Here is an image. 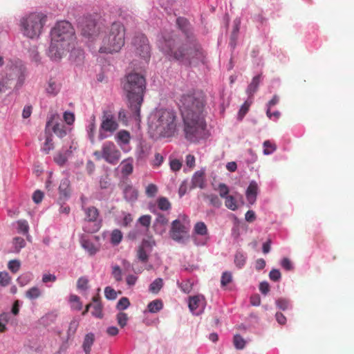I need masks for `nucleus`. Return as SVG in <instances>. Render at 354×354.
<instances>
[{"instance_id":"41","label":"nucleus","mask_w":354,"mask_h":354,"mask_svg":"<svg viewBox=\"0 0 354 354\" xmlns=\"http://www.w3.org/2000/svg\"><path fill=\"white\" fill-rule=\"evenodd\" d=\"M263 154L270 155L276 151L277 147L274 144L272 143L270 140H266L263 143Z\"/></svg>"},{"instance_id":"28","label":"nucleus","mask_w":354,"mask_h":354,"mask_svg":"<svg viewBox=\"0 0 354 354\" xmlns=\"http://www.w3.org/2000/svg\"><path fill=\"white\" fill-rule=\"evenodd\" d=\"M94 335L93 333H88L86 335L82 344V348L85 354H90L91 347L94 343Z\"/></svg>"},{"instance_id":"37","label":"nucleus","mask_w":354,"mask_h":354,"mask_svg":"<svg viewBox=\"0 0 354 354\" xmlns=\"http://www.w3.org/2000/svg\"><path fill=\"white\" fill-rule=\"evenodd\" d=\"M194 232L198 235L205 236L207 234V228L205 223L198 222L194 227Z\"/></svg>"},{"instance_id":"6","label":"nucleus","mask_w":354,"mask_h":354,"mask_svg":"<svg viewBox=\"0 0 354 354\" xmlns=\"http://www.w3.org/2000/svg\"><path fill=\"white\" fill-rule=\"evenodd\" d=\"M125 43V28L120 22H113L104 32L102 44L99 48L101 53H118Z\"/></svg>"},{"instance_id":"63","label":"nucleus","mask_w":354,"mask_h":354,"mask_svg":"<svg viewBox=\"0 0 354 354\" xmlns=\"http://www.w3.org/2000/svg\"><path fill=\"white\" fill-rule=\"evenodd\" d=\"M13 244L16 250L19 252L21 248H24L26 242L21 237H15L13 240Z\"/></svg>"},{"instance_id":"64","label":"nucleus","mask_w":354,"mask_h":354,"mask_svg":"<svg viewBox=\"0 0 354 354\" xmlns=\"http://www.w3.org/2000/svg\"><path fill=\"white\" fill-rule=\"evenodd\" d=\"M64 120L67 124H72L75 121V115L71 111H65L64 113Z\"/></svg>"},{"instance_id":"42","label":"nucleus","mask_w":354,"mask_h":354,"mask_svg":"<svg viewBox=\"0 0 354 354\" xmlns=\"http://www.w3.org/2000/svg\"><path fill=\"white\" fill-rule=\"evenodd\" d=\"M122 239V234L119 230H114L111 234V242L113 245H118Z\"/></svg>"},{"instance_id":"23","label":"nucleus","mask_w":354,"mask_h":354,"mask_svg":"<svg viewBox=\"0 0 354 354\" xmlns=\"http://www.w3.org/2000/svg\"><path fill=\"white\" fill-rule=\"evenodd\" d=\"M261 80L262 78L261 75H257L253 77L252 82L246 89V93L248 94L249 98H252L254 94L257 92Z\"/></svg>"},{"instance_id":"52","label":"nucleus","mask_w":354,"mask_h":354,"mask_svg":"<svg viewBox=\"0 0 354 354\" xmlns=\"http://www.w3.org/2000/svg\"><path fill=\"white\" fill-rule=\"evenodd\" d=\"M54 147L51 136H47L46 138L45 142L42 147V151L46 153H48L49 151Z\"/></svg>"},{"instance_id":"43","label":"nucleus","mask_w":354,"mask_h":354,"mask_svg":"<svg viewBox=\"0 0 354 354\" xmlns=\"http://www.w3.org/2000/svg\"><path fill=\"white\" fill-rule=\"evenodd\" d=\"M149 251L140 248L139 246L137 251V258L139 261L143 263H146L149 259Z\"/></svg>"},{"instance_id":"54","label":"nucleus","mask_w":354,"mask_h":354,"mask_svg":"<svg viewBox=\"0 0 354 354\" xmlns=\"http://www.w3.org/2000/svg\"><path fill=\"white\" fill-rule=\"evenodd\" d=\"M234 344L236 348L243 349L245 346V341L240 335L234 336Z\"/></svg>"},{"instance_id":"36","label":"nucleus","mask_w":354,"mask_h":354,"mask_svg":"<svg viewBox=\"0 0 354 354\" xmlns=\"http://www.w3.org/2000/svg\"><path fill=\"white\" fill-rule=\"evenodd\" d=\"M53 131L60 138L66 136L67 131L63 124L56 123L53 127Z\"/></svg>"},{"instance_id":"9","label":"nucleus","mask_w":354,"mask_h":354,"mask_svg":"<svg viewBox=\"0 0 354 354\" xmlns=\"http://www.w3.org/2000/svg\"><path fill=\"white\" fill-rule=\"evenodd\" d=\"M84 212V218L82 229L87 233H95L100 228V219L98 209L93 206H82Z\"/></svg>"},{"instance_id":"39","label":"nucleus","mask_w":354,"mask_h":354,"mask_svg":"<svg viewBox=\"0 0 354 354\" xmlns=\"http://www.w3.org/2000/svg\"><path fill=\"white\" fill-rule=\"evenodd\" d=\"M163 286V281L161 278L155 279L149 286V291L153 293H158Z\"/></svg>"},{"instance_id":"44","label":"nucleus","mask_w":354,"mask_h":354,"mask_svg":"<svg viewBox=\"0 0 354 354\" xmlns=\"http://www.w3.org/2000/svg\"><path fill=\"white\" fill-rule=\"evenodd\" d=\"M70 302L71 303V307L74 310H80L82 307V304L80 300V297L75 295L70 296Z\"/></svg>"},{"instance_id":"8","label":"nucleus","mask_w":354,"mask_h":354,"mask_svg":"<svg viewBox=\"0 0 354 354\" xmlns=\"http://www.w3.org/2000/svg\"><path fill=\"white\" fill-rule=\"evenodd\" d=\"M7 71L6 77H0V93L10 88L15 79L17 80V86H21L26 78V68L19 59L10 62L7 66Z\"/></svg>"},{"instance_id":"58","label":"nucleus","mask_w":354,"mask_h":354,"mask_svg":"<svg viewBox=\"0 0 354 354\" xmlns=\"http://www.w3.org/2000/svg\"><path fill=\"white\" fill-rule=\"evenodd\" d=\"M111 274L116 281H120L122 279V270L120 266L115 265L112 266V272Z\"/></svg>"},{"instance_id":"2","label":"nucleus","mask_w":354,"mask_h":354,"mask_svg":"<svg viewBox=\"0 0 354 354\" xmlns=\"http://www.w3.org/2000/svg\"><path fill=\"white\" fill-rule=\"evenodd\" d=\"M180 103L186 138L192 142L205 138L207 132L203 114L205 106L203 94L199 92L184 94Z\"/></svg>"},{"instance_id":"60","label":"nucleus","mask_w":354,"mask_h":354,"mask_svg":"<svg viewBox=\"0 0 354 354\" xmlns=\"http://www.w3.org/2000/svg\"><path fill=\"white\" fill-rule=\"evenodd\" d=\"M10 277L9 274L6 272H0V286H6L10 283Z\"/></svg>"},{"instance_id":"49","label":"nucleus","mask_w":354,"mask_h":354,"mask_svg":"<svg viewBox=\"0 0 354 354\" xmlns=\"http://www.w3.org/2000/svg\"><path fill=\"white\" fill-rule=\"evenodd\" d=\"M116 319L118 325L121 328H124L127 324L128 316L126 313L120 312L116 315Z\"/></svg>"},{"instance_id":"10","label":"nucleus","mask_w":354,"mask_h":354,"mask_svg":"<svg viewBox=\"0 0 354 354\" xmlns=\"http://www.w3.org/2000/svg\"><path fill=\"white\" fill-rule=\"evenodd\" d=\"M118 127L115 115L110 111H104L101 117L98 139L102 140L111 137L118 129Z\"/></svg>"},{"instance_id":"7","label":"nucleus","mask_w":354,"mask_h":354,"mask_svg":"<svg viewBox=\"0 0 354 354\" xmlns=\"http://www.w3.org/2000/svg\"><path fill=\"white\" fill-rule=\"evenodd\" d=\"M47 16L43 12H31L21 17L20 27L22 34L30 39H37L41 34Z\"/></svg>"},{"instance_id":"55","label":"nucleus","mask_w":354,"mask_h":354,"mask_svg":"<svg viewBox=\"0 0 354 354\" xmlns=\"http://www.w3.org/2000/svg\"><path fill=\"white\" fill-rule=\"evenodd\" d=\"M232 280V275L230 272L225 271L222 274L221 279V286L224 287L229 284Z\"/></svg>"},{"instance_id":"1","label":"nucleus","mask_w":354,"mask_h":354,"mask_svg":"<svg viewBox=\"0 0 354 354\" xmlns=\"http://www.w3.org/2000/svg\"><path fill=\"white\" fill-rule=\"evenodd\" d=\"M178 28L187 35L185 42H180L171 32H162L158 40L160 50L169 59L181 64H195L203 62L205 55L200 45L190 37V25L183 17L176 19Z\"/></svg>"},{"instance_id":"4","label":"nucleus","mask_w":354,"mask_h":354,"mask_svg":"<svg viewBox=\"0 0 354 354\" xmlns=\"http://www.w3.org/2000/svg\"><path fill=\"white\" fill-rule=\"evenodd\" d=\"M122 85L133 117L136 120H138L140 106L143 101V94L146 87L145 79L139 73H131L124 77Z\"/></svg>"},{"instance_id":"11","label":"nucleus","mask_w":354,"mask_h":354,"mask_svg":"<svg viewBox=\"0 0 354 354\" xmlns=\"http://www.w3.org/2000/svg\"><path fill=\"white\" fill-rule=\"evenodd\" d=\"M79 26L83 37L88 41H94L99 36L101 27L91 16L84 17L79 21Z\"/></svg>"},{"instance_id":"29","label":"nucleus","mask_w":354,"mask_h":354,"mask_svg":"<svg viewBox=\"0 0 354 354\" xmlns=\"http://www.w3.org/2000/svg\"><path fill=\"white\" fill-rule=\"evenodd\" d=\"M150 151V147L147 144L141 143L136 150V157L138 160H143L146 158Z\"/></svg>"},{"instance_id":"22","label":"nucleus","mask_w":354,"mask_h":354,"mask_svg":"<svg viewBox=\"0 0 354 354\" xmlns=\"http://www.w3.org/2000/svg\"><path fill=\"white\" fill-rule=\"evenodd\" d=\"M80 243L82 247L90 255H94L98 251V248L95 247V245L91 241H90L84 235L81 236Z\"/></svg>"},{"instance_id":"33","label":"nucleus","mask_w":354,"mask_h":354,"mask_svg":"<svg viewBox=\"0 0 354 354\" xmlns=\"http://www.w3.org/2000/svg\"><path fill=\"white\" fill-rule=\"evenodd\" d=\"M247 256L245 253L237 251L234 256V263L238 268H242L246 262Z\"/></svg>"},{"instance_id":"47","label":"nucleus","mask_w":354,"mask_h":354,"mask_svg":"<svg viewBox=\"0 0 354 354\" xmlns=\"http://www.w3.org/2000/svg\"><path fill=\"white\" fill-rule=\"evenodd\" d=\"M216 190L218 192L219 196L223 198H226L229 195V187L225 183H219Z\"/></svg>"},{"instance_id":"31","label":"nucleus","mask_w":354,"mask_h":354,"mask_svg":"<svg viewBox=\"0 0 354 354\" xmlns=\"http://www.w3.org/2000/svg\"><path fill=\"white\" fill-rule=\"evenodd\" d=\"M70 153L68 149L58 152L54 157L55 162L59 165H64L67 161Z\"/></svg>"},{"instance_id":"20","label":"nucleus","mask_w":354,"mask_h":354,"mask_svg":"<svg viewBox=\"0 0 354 354\" xmlns=\"http://www.w3.org/2000/svg\"><path fill=\"white\" fill-rule=\"evenodd\" d=\"M191 183L192 189L196 187L203 189L205 186V171L203 170L196 171L192 176Z\"/></svg>"},{"instance_id":"3","label":"nucleus","mask_w":354,"mask_h":354,"mask_svg":"<svg viewBox=\"0 0 354 354\" xmlns=\"http://www.w3.org/2000/svg\"><path fill=\"white\" fill-rule=\"evenodd\" d=\"M51 42L48 56L53 60H59L71 48L75 46V35L72 25L67 21L57 22L50 31Z\"/></svg>"},{"instance_id":"5","label":"nucleus","mask_w":354,"mask_h":354,"mask_svg":"<svg viewBox=\"0 0 354 354\" xmlns=\"http://www.w3.org/2000/svg\"><path fill=\"white\" fill-rule=\"evenodd\" d=\"M176 115L170 109H158L149 118V128L157 138L172 137L176 131Z\"/></svg>"},{"instance_id":"32","label":"nucleus","mask_w":354,"mask_h":354,"mask_svg":"<svg viewBox=\"0 0 354 354\" xmlns=\"http://www.w3.org/2000/svg\"><path fill=\"white\" fill-rule=\"evenodd\" d=\"M70 181L68 178H65L62 179L60 182L59 186V192L60 195L64 196V197H68L70 194Z\"/></svg>"},{"instance_id":"26","label":"nucleus","mask_w":354,"mask_h":354,"mask_svg":"<svg viewBox=\"0 0 354 354\" xmlns=\"http://www.w3.org/2000/svg\"><path fill=\"white\" fill-rule=\"evenodd\" d=\"M71 51L70 54V58L72 61L75 62L77 64L82 63L84 59V52L81 48H75L74 46L71 48Z\"/></svg>"},{"instance_id":"56","label":"nucleus","mask_w":354,"mask_h":354,"mask_svg":"<svg viewBox=\"0 0 354 354\" xmlns=\"http://www.w3.org/2000/svg\"><path fill=\"white\" fill-rule=\"evenodd\" d=\"M130 306L129 299L127 297H122L116 305V308L118 310H124Z\"/></svg>"},{"instance_id":"53","label":"nucleus","mask_w":354,"mask_h":354,"mask_svg":"<svg viewBox=\"0 0 354 354\" xmlns=\"http://www.w3.org/2000/svg\"><path fill=\"white\" fill-rule=\"evenodd\" d=\"M158 193V187L155 184H149L145 189V194L148 197H154Z\"/></svg>"},{"instance_id":"14","label":"nucleus","mask_w":354,"mask_h":354,"mask_svg":"<svg viewBox=\"0 0 354 354\" xmlns=\"http://www.w3.org/2000/svg\"><path fill=\"white\" fill-rule=\"evenodd\" d=\"M188 227L179 219L174 220L170 230L171 238L178 243H185L188 237Z\"/></svg>"},{"instance_id":"48","label":"nucleus","mask_w":354,"mask_h":354,"mask_svg":"<svg viewBox=\"0 0 354 354\" xmlns=\"http://www.w3.org/2000/svg\"><path fill=\"white\" fill-rule=\"evenodd\" d=\"M276 305L279 309L286 310L290 308V301L287 299L279 298L276 300Z\"/></svg>"},{"instance_id":"17","label":"nucleus","mask_w":354,"mask_h":354,"mask_svg":"<svg viewBox=\"0 0 354 354\" xmlns=\"http://www.w3.org/2000/svg\"><path fill=\"white\" fill-rule=\"evenodd\" d=\"M259 192L258 183L254 180H251L245 191L246 199L250 205H253L256 202Z\"/></svg>"},{"instance_id":"19","label":"nucleus","mask_w":354,"mask_h":354,"mask_svg":"<svg viewBox=\"0 0 354 354\" xmlns=\"http://www.w3.org/2000/svg\"><path fill=\"white\" fill-rule=\"evenodd\" d=\"M62 85L55 78L50 77L46 86V92L48 95L56 96L61 90Z\"/></svg>"},{"instance_id":"34","label":"nucleus","mask_w":354,"mask_h":354,"mask_svg":"<svg viewBox=\"0 0 354 354\" xmlns=\"http://www.w3.org/2000/svg\"><path fill=\"white\" fill-rule=\"evenodd\" d=\"M25 295L27 298L33 300L39 298L41 295V291L38 287L34 286L28 289Z\"/></svg>"},{"instance_id":"38","label":"nucleus","mask_w":354,"mask_h":354,"mask_svg":"<svg viewBox=\"0 0 354 354\" xmlns=\"http://www.w3.org/2000/svg\"><path fill=\"white\" fill-rule=\"evenodd\" d=\"M158 207L162 211H167L171 208V203L165 197H160L157 200Z\"/></svg>"},{"instance_id":"46","label":"nucleus","mask_w":354,"mask_h":354,"mask_svg":"<svg viewBox=\"0 0 354 354\" xmlns=\"http://www.w3.org/2000/svg\"><path fill=\"white\" fill-rule=\"evenodd\" d=\"M154 245L155 241L150 237L147 239H143L140 247L151 252Z\"/></svg>"},{"instance_id":"18","label":"nucleus","mask_w":354,"mask_h":354,"mask_svg":"<svg viewBox=\"0 0 354 354\" xmlns=\"http://www.w3.org/2000/svg\"><path fill=\"white\" fill-rule=\"evenodd\" d=\"M168 222L169 220L165 216L161 214H158L153 225L155 232L158 234H162L165 233Z\"/></svg>"},{"instance_id":"16","label":"nucleus","mask_w":354,"mask_h":354,"mask_svg":"<svg viewBox=\"0 0 354 354\" xmlns=\"http://www.w3.org/2000/svg\"><path fill=\"white\" fill-rule=\"evenodd\" d=\"M118 145L124 153H128L131 150L129 142L131 140L130 133L126 130L119 131L115 136Z\"/></svg>"},{"instance_id":"27","label":"nucleus","mask_w":354,"mask_h":354,"mask_svg":"<svg viewBox=\"0 0 354 354\" xmlns=\"http://www.w3.org/2000/svg\"><path fill=\"white\" fill-rule=\"evenodd\" d=\"M91 307L93 308V310L91 311L92 315L96 318H102V305L98 297H94L93 298V304H91Z\"/></svg>"},{"instance_id":"59","label":"nucleus","mask_w":354,"mask_h":354,"mask_svg":"<svg viewBox=\"0 0 354 354\" xmlns=\"http://www.w3.org/2000/svg\"><path fill=\"white\" fill-rule=\"evenodd\" d=\"M88 280L86 277H80L77 281V287L81 290H86L88 289Z\"/></svg>"},{"instance_id":"45","label":"nucleus","mask_w":354,"mask_h":354,"mask_svg":"<svg viewBox=\"0 0 354 354\" xmlns=\"http://www.w3.org/2000/svg\"><path fill=\"white\" fill-rule=\"evenodd\" d=\"M279 102V97L278 95H274L272 98L268 102L266 106V115L269 118H272L270 109L278 104Z\"/></svg>"},{"instance_id":"35","label":"nucleus","mask_w":354,"mask_h":354,"mask_svg":"<svg viewBox=\"0 0 354 354\" xmlns=\"http://www.w3.org/2000/svg\"><path fill=\"white\" fill-rule=\"evenodd\" d=\"M225 199V205L229 209L235 211L238 209L239 206L236 198L232 196L228 195Z\"/></svg>"},{"instance_id":"24","label":"nucleus","mask_w":354,"mask_h":354,"mask_svg":"<svg viewBox=\"0 0 354 354\" xmlns=\"http://www.w3.org/2000/svg\"><path fill=\"white\" fill-rule=\"evenodd\" d=\"M86 130L88 139L93 143L95 142V134L96 132L95 117L94 115H92L88 120Z\"/></svg>"},{"instance_id":"12","label":"nucleus","mask_w":354,"mask_h":354,"mask_svg":"<svg viewBox=\"0 0 354 354\" xmlns=\"http://www.w3.org/2000/svg\"><path fill=\"white\" fill-rule=\"evenodd\" d=\"M97 158H103L108 163L115 165L121 158V153L116 145L111 141H106L102 144L100 151L94 153Z\"/></svg>"},{"instance_id":"13","label":"nucleus","mask_w":354,"mask_h":354,"mask_svg":"<svg viewBox=\"0 0 354 354\" xmlns=\"http://www.w3.org/2000/svg\"><path fill=\"white\" fill-rule=\"evenodd\" d=\"M132 46L136 54L143 58L147 59L150 57V46L148 39L142 34H138L135 35L132 40Z\"/></svg>"},{"instance_id":"50","label":"nucleus","mask_w":354,"mask_h":354,"mask_svg":"<svg viewBox=\"0 0 354 354\" xmlns=\"http://www.w3.org/2000/svg\"><path fill=\"white\" fill-rule=\"evenodd\" d=\"M206 198L209 201L210 204L215 207L219 208L222 205L221 200L216 194H208Z\"/></svg>"},{"instance_id":"62","label":"nucleus","mask_w":354,"mask_h":354,"mask_svg":"<svg viewBox=\"0 0 354 354\" xmlns=\"http://www.w3.org/2000/svg\"><path fill=\"white\" fill-rule=\"evenodd\" d=\"M18 230L23 234H27L29 230L28 222L25 220H20L17 222Z\"/></svg>"},{"instance_id":"25","label":"nucleus","mask_w":354,"mask_h":354,"mask_svg":"<svg viewBox=\"0 0 354 354\" xmlns=\"http://www.w3.org/2000/svg\"><path fill=\"white\" fill-rule=\"evenodd\" d=\"M133 160L132 158H127L121 162L120 167L123 176H127L133 172Z\"/></svg>"},{"instance_id":"15","label":"nucleus","mask_w":354,"mask_h":354,"mask_svg":"<svg viewBox=\"0 0 354 354\" xmlns=\"http://www.w3.org/2000/svg\"><path fill=\"white\" fill-rule=\"evenodd\" d=\"M189 308L194 315L202 314L205 310L206 302L203 295H196L189 298Z\"/></svg>"},{"instance_id":"30","label":"nucleus","mask_w":354,"mask_h":354,"mask_svg":"<svg viewBox=\"0 0 354 354\" xmlns=\"http://www.w3.org/2000/svg\"><path fill=\"white\" fill-rule=\"evenodd\" d=\"M163 303L160 299H155L149 302L147 305V311L151 313H156L162 310Z\"/></svg>"},{"instance_id":"57","label":"nucleus","mask_w":354,"mask_h":354,"mask_svg":"<svg viewBox=\"0 0 354 354\" xmlns=\"http://www.w3.org/2000/svg\"><path fill=\"white\" fill-rule=\"evenodd\" d=\"M32 278V275L30 273H25L19 276L17 279L18 283L24 286L26 285Z\"/></svg>"},{"instance_id":"21","label":"nucleus","mask_w":354,"mask_h":354,"mask_svg":"<svg viewBox=\"0 0 354 354\" xmlns=\"http://www.w3.org/2000/svg\"><path fill=\"white\" fill-rule=\"evenodd\" d=\"M124 197L126 201L134 203L138 199V190L131 185H127L123 190Z\"/></svg>"},{"instance_id":"61","label":"nucleus","mask_w":354,"mask_h":354,"mask_svg":"<svg viewBox=\"0 0 354 354\" xmlns=\"http://www.w3.org/2000/svg\"><path fill=\"white\" fill-rule=\"evenodd\" d=\"M20 266L21 263L19 261L11 260L8 262V267L11 272L16 273L19 270Z\"/></svg>"},{"instance_id":"51","label":"nucleus","mask_w":354,"mask_h":354,"mask_svg":"<svg viewBox=\"0 0 354 354\" xmlns=\"http://www.w3.org/2000/svg\"><path fill=\"white\" fill-rule=\"evenodd\" d=\"M105 297L109 300H114L117 298V292L111 287L107 286L104 288Z\"/></svg>"},{"instance_id":"40","label":"nucleus","mask_w":354,"mask_h":354,"mask_svg":"<svg viewBox=\"0 0 354 354\" xmlns=\"http://www.w3.org/2000/svg\"><path fill=\"white\" fill-rule=\"evenodd\" d=\"M252 103V98H249L243 103V104L241 106L239 111V118L241 120L245 115L248 113L249 110V107Z\"/></svg>"}]
</instances>
